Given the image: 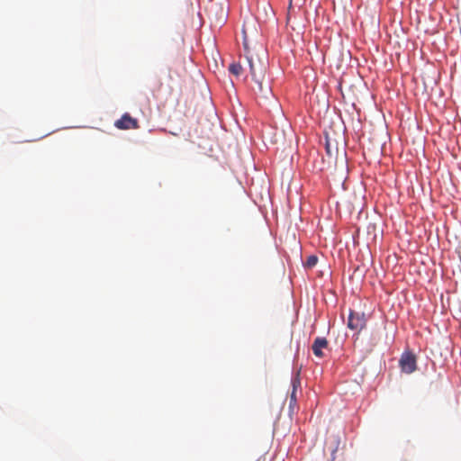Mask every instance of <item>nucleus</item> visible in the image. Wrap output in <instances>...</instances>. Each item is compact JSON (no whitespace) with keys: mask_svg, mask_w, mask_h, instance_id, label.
I'll use <instances>...</instances> for the list:
<instances>
[{"mask_svg":"<svg viewBox=\"0 0 461 461\" xmlns=\"http://www.w3.org/2000/svg\"><path fill=\"white\" fill-rule=\"evenodd\" d=\"M246 59L252 80L255 83L254 91L262 97L267 98L271 94V87L269 81L266 78V64L260 59H255L253 56L247 55Z\"/></svg>","mask_w":461,"mask_h":461,"instance_id":"1","label":"nucleus"},{"mask_svg":"<svg viewBox=\"0 0 461 461\" xmlns=\"http://www.w3.org/2000/svg\"><path fill=\"white\" fill-rule=\"evenodd\" d=\"M366 318L363 312H356L351 311L348 315V327L357 332L361 331L366 327Z\"/></svg>","mask_w":461,"mask_h":461,"instance_id":"2","label":"nucleus"},{"mask_svg":"<svg viewBox=\"0 0 461 461\" xmlns=\"http://www.w3.org/2000/svg\"><path fill=\"white\" fill-rule=\"evenodd\" d=\"M400 366L402 372L406 374L413 373L417 368L416 357L411 352H405L400 358Z\"/></svg>","mask_w":461,"mask_h":461,"instance_id":"3","label":"nucleus"},{"mask_svg":"<svg viewBox=\"0 0 461 461\" xmlns=\"http://www.w3.org/2000/svg\"><path fill=\"white\" fill-rule=\"evenodd\" d=\"M114 126L120 130H136L140 128L137 119L131 117L128 113H124L114 122Z\"/></svg>","mask_w":461,"mask_h":461,"instance_id":"4","label":"nucleus"},{"mask_svg":"<svg viewBox=\"0 0 461 461\" xmlns=\"http://www.w3.org/2000/svg\"><path fill=\"white\" fill-rule=\"evenodd\" d=\"M328 347V340L325 338H316L313 341V344L312 346L313 354L318 357H323V348H327Z\"/></svg>","mask_w":461,"mask_h":461,"instance_id":"5","label":"nucleus"},{"mask_svg":"<svg viewBox=\"0 0 461 461\" xmlns=\"http://www.w3.org/2000/svg\"><path fill=\"white\" fill-rule=\"evenodd\" d=\"M229 70L231 74L235 75V76H240L242 72V67L240 64L239 63H232L230 67H229Z\"/></svg>","mask_w":461,"mask_h":461,"instance_id":"6","label":"nucleus"},{"mask_svg":"<svg viewBox=\"0 0 461 461\" xmlns=\"http://www.w3.org/2000/svg\"><path fill=\"white\" fill-rule=\"evenodd\" d=\"M318 262V258L316 256L311 255L307 258L305 266L309 268H312L316 266Z\"/></svg>","mask_w":461,"mask_h":461,"instance_id":"7","label":"nucleus"},{"mask_svg":"<svg viewBox=\"0 0 461 461\" xmlns=\"http://www.w3.org/2000/svg\"><path fill=\"white\" fill-rule=\"evenodd\" d=\"M292 385H293V390H294V391H296L297 388L301 385L299 374H297L294 377H293Z\"/></svg>","mask_w":461,"mask_h":461,"instance_id":"8","label":"nucleus"},{"mask_svg":"<svg viewBox=\"0 0 461 461\" xmlns=\"http://www.w3.org/2000/svg\"><path fill=\"white\" fill-rule=\"evenodd\" d=\"M296 402V391L293 390L291 393V402Z\"/></svg>","mask_w":461,"mask_h":461,"instance_id":"9","label":"nucleus"}]
</instances>
